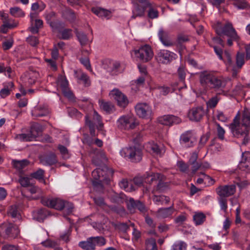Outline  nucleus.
<instances>
[{
    "instance_id": "nucleus-1",
    "label": "nucleus",
    "mask_w": 250,
    "mask_h": 250,
    "mask_svg": "<svg viewBox=\"0 0 250 250\" xmlns=\"http://www.w3.org/2000/svg\"><path fill=\"white\" fill-rule=\"evenodd\" d=\"M234 137L243 138L242 144L246 145L249 140V130L250 129V109L245 108L241 120L240 122V114L238 113L233 120L232 123L229 125Z\"/></svg>"
},
{
    "instance_id": "nucleus-2",
    "label": "nucleus",
    "mask_w": 250,
    "mask_h": 250,
    "mask_svg": "<svg viewBox=\"0 0 250 250\" xmlns=\"http://www.w3.org/2000/svg\"><path fill=\"white\" fill-rule=\"evenodd\" d=\"M200 82L203 86L215 90L223 89L229 82L223 78L216 76L207 71L200 73Z\"/></svg>"
},
{
    "instance_id": "nucleus-3",
    "label": "nucleus",
    "mask_w": 250,
    "mask_h": 250,
    "mask_svg": "<svg viewBox=\"0 0 250 250\" xmlns=\"http://www.w3.org/2000/svg\"><path fill=\"white\" fill-rule=\"evenodd\" d=\"M114 173L112 169L106 167L103 168H97L92 172L93 178V186L95 190L99 192L104 190V185H108L110 182L109 176H112Z\"/></svg>"
},
{
    "instance_id": "nucleus-4",
    "label": "nucleus",
    "mask_w": 250,
    "mask_h": 250,
    "mask_svg": "<svg viewBox=\"0 0 250 250\" xmlns=\"http://www.w3.org/2000/svg\"><path fill=\"white\" fill-rule=\"evenodd\" d=\"M85 125L88 126L90 134L92 137L96 136L95 126L99 131H103L104 124L102 122V118L97 112L94 111L92 120H90L88 115L85 117Z\"/></svg>"
},
{
    "instance_id": "nucleus-5",
    "label": "nucleus",
    "mask_w": 250,
    "mask_h": 250,
    "mask_svg": "<svg viewBox=\"0 0 250 250\" xmlns=\"http://www.w3.org/2000/svg\"><path fill=\"white\" fill-rule=\"evenodd\" d=\"M215 31L218 35H226L229 38L238 39V36L235 29L233 27L232 23L227 22L225 24L218 21L214 25Z\"/></svg>"
},
{
    "instance_id": "nucleus-6",
    "label": "nucleus",
    "mask_w": 250,
    "mask_h": 250,
    "mask_svg": "<svg viewBox=\"0 0 250 250\" xmlns=\"http://www.w3.org/2000/svg\"><path fill=\"white\" fill-rule=\"evenodd\" d=\"M133 52L135 57L144 63L151 61L154 55L151 47L147 44L141 46L138 49L134 50Z\"/></svg>"
},
{
    "instance_id": "nucleus-7",
    "label": "nucleus",
    "mask_w": 250,
    "mask_h": 250,
    "mask_svg": "<svg viewBox=\"0 0 250 250\" xmlns=\"http://www.w3.org/2000/svg\"><path fill=\"white\" fill-rule=\"evenodd\" d=\"M120 154L122 156L129 159L132 162H139L142 160V150L137 147L124 148L121 150Z\"/></svg>"
},
{
    "instance_id": "nucleus-8",
    "label": "nucleus",
    "mask_w": 250,
    "mask_h": 250,
    "mask_svg": "<svg viewBox=\"0 0 250 250\" xmlns=\"http://www.w3.org/2000/svg\"><path fill=\"white\" fill-rule=\"evenodd\" d=\"M57 84L58 88L61 89L63 95L70 101H74L75 97L73 92L68 87V82L65 77L60 76L59 77Z\"/></svg>"
},
{
    "instance_id": "nucleus-9",
    "label": "nucleus",
    "mask_w": 250,
    "mask_h": 250,
    "mask_svg": "<svg viewBox=\"0 0 250 250\" xmlns=\"http://www.w3.org/2000/svg\"><path fill=\"white\" fill-rule=\"evenodd\" d=\"M117 123L119 128L126 130L133 129L138 125L136 119L131 115L121 117L118 119Z\"/></svg>"
},
{
    "instance_id": "nucleus-10",
    "label": "nucleus",
    "mask_w": 250,
    "mask_h": 250,
    "mask_svg": "<svg viewBox=\"0 0 250 250\" xmlns=\"http://www.w3.org/2000/svg\"><path fill=\"white\" fill-rule=\"evenodd\" d=\"M41 202L44 206L60 210L63 209L65 206L64 201L59 198L42 197Z\"/></svg>"
},
{
    "instance_id": "nucleus-11",
    "label": "nucleus",
    "mask_w": 250,
    "mask_h": 250,
    "mask_svg": "<svg viewBox=\"0 0 250 250\" xmlns=\"http://www.w3.org/2000/svg\"><path fill=\"white\" fill-rule=\"evenodd\" d=\"M207 110L202 106L193 107L188 112L189 119L193 122H200L206 115Z\"/></svg>"
},
{
    "instance_id": "nucleus-12",
    "label": "nucleus",
    "mask_w": 250,
    "mask_h": 250,
    "mask_svg": "<svg viewBox=\"0 0 250 250\" xmlns=\"http://www.w3.org/2000/svg\"><path fill=\"white\" fill-rule=\"evenodd\" d=\"M127 207L131 213H134L136 209H138L141 213H145L147 209L144 203L139 200H135L132 198H129L127 201Z\"/></svg>"
},
{
    "instance_id": "nucleus-13",
    "label": "nucleus",
    "mask_w": 250,
    "mask_h": 250,
    "mask_svg": "<svg viewBox=\"0 0 250 250\" xmlns=\"http://www.w3.org/2000/svg\"><path fill=\"white\" fill-rule=\"evenodd\" d=\"M110 95L113 97L117 105L120 107L125 108L128 105L129 102L127 97L119 90H112Z\"/></svg>"
},
{
    "instance_id": "nucleus-14",
    "label": "nucleus",
    "mask_w": 250,
    "mask_h": 250,
    "mask_svg": "<svg viewBox=\"0 0 250 250\" xmlns=\"http://www.w3.org/2000/svg\"><path fill=\"white\" fill-rule=\"evenodd\" d=\"M216 191L220 197L225 198L235 193L236 186L234 185L220 186L216 189Z\"/></svg>"
},
{
    "instance_id": "nucleus-15",
    "label": "nucleus",
    "mask_w": 250,
    "mask_h": 250,
    "mask_svg": "<svg viewBox=\"0 0 250 250\" xmlns=\"http://www.w3.org/2000/svg\"><path fill=\"white\" fill-rule=\"evenodd\" d=\"M157 122L164 125L171 126L174 124H179L182 121L177 116L173 115H165L159 117L157 118Z\"/></svg>"
},
{
    "instance_id": "nucleus-16",
    "label": "nucleus",
    "mask_w": 250,
    "mask_h": 250,
    "mask_svg": "<svg viewBox=\"0 0 250 250\" xmlns=\"http://www.w3.org/2000/svg\"><path fill=\"white\" fill-rule=\"evenodd\" d=\"M135 110L138 116L142 118H149L152 114L151 108L146 103L137 104Z\"/></svg>"
},
{
    "instance_id": "nucleus-17",
    "label": "nucleus",
    "mask_w": 250,
    "mask_h": 250,
    "mask_svg": "<svg viewBox=\"0 0 250 250\" xmlns=\"http://www.w3.org/2000/svg\"><path fill=\"white\" fill-rule=\"evenodd\" d=\"M155 58L159 63L167 64L172 60V56L170 51L161 50L156 54Z\"/></svg>"
},
{
    "instance_id": "nucleus-18",
    "label": "nucleus",
    "mask_w": 250,
    "mask_h": 250,
    "mask_svg": "<svg viewBox=\"0 0 250 250\" xmlns=\"http://www.w3.org/2000/svg\"><path fill=\"white\" fill-rule=\"evenodd\" d=\"M236 66H234L232 69V76L236 77L240 69L245 63V54L244 53L238 52L236 55Z\"/></svg>"
},
{
    "instance_id": "nucleus-19",
    "label": "nucleus",
    "mask_w": 250,
    "mask_h": 250,
    "mask_svg": "<svg viewBox=\"0 0 250 250\" xmlns=\"http://www.w3.org/2000/svg\"><path fill=\"white\" fill-rule=\"evenodd\" d=\"M198 155L197 153L193 152L189 160L188 163L191 166V171L193 174H195L196 172L201 168L202 163L198 161Z\"/></svg>"
},
{
    "instance_id": "nucleus-20",
    "label": "nucleus",
    "mask_w": 250,
    "mask_h": 250,
    "mask_svg": "<svg viewBox=\"0 0 250 250\" xmlns=\"http://www.w3.org/2000/svg\"><path fill=\"white\" fill-rule=\"evenodd\" d=\"M147 6L145 5H141L137 2L133 3V9L131 18L135 19L137 17H142L145 15V11Z\"/></svg>"
},
{
    "instance_id": "nucleus-21",
    "label": "nucleus",
    "mask_w": 250,
    "mask_h": 250,
    "mask_svg": "<svg viewBox=\"0 0 250 250\" xmlns=\"http://www.w3.org/2000/svg\"><path fill=\"white\" fill-rule=\"evenodd\" d=\"M41 163L43 165L51 166L57 163L56 155L53 152L48 154L41 155L39 157Z\"/></svg>"
},
{
    "instance_id": "nucleus-22",
    "label": "nucleus",
    "mask_w": 250,
    "mask_h": 250,
    "mask_svg": "<svg viewBox=\"0 0 250 250\" xmlns=\"http://www.w3.org/2000/svg\"><path fill=\"white\" fill-rule=\"evenodd\" d=\"M158 36L160 41L164 45L166 46H171L173 45V43L170 40L167 32L161 29L159 31Z\"/></svg>"
},
{
    "instance_id": "nucleus-23",
    "label": "nucleus",
    "mask_w": 250,
    "mask_h": 250,
    "mask_svg": "<svg viewBox=\"0 0 250 250\" xmlns=\"http://www.w3.org/2000/svg\"><path fill=\"white\" fill-rule=\"evenodd\" d=\"M5 231L8 237L13 238H16L20 232L18 227L12 224L7 225Z\"/></svg>"
},
{
    "instance_id": "nucleus-24",
    "label": "nucleus",
    "mask_w": 250,
    "mask_h": 250,
    "mask_svg": "<svg viewBox=\"0 0 250 250\" xmlns=\"http://www.w3.org/2000/svg\"><path fill=\"white\" fill-rule=\"evenodd\" d=\"M174 209L173 206L166 208H160L157 212V216L160 218H167L170 216L173 213Z\"/></svg>"
},
{
    "instance_id": "nucleus-25",
    "label": "nucleus",
    "mask_w": 250,
    "mask_h": 250,
    "mask_svg": "<svg viewBox=\"0 0 250 250\" xmlns=\"http://www.w3.org/2000/svg\"><path fill=\"white\" fill-rule=\"evenodd\" d=\"M49 215V212L46 209L41 208L34 212V219L42 222Z\"/></svg>"
},
{
    "instance_id": "nucleus-26",
    "label": "nucleus",
    "mask_w": 250,
    "mask_h": 250,
    "mask_svg": "<svg viewBox=\"0 0 250 250\" xmlns=\"http://www.w3.org/2000/svg\"><path fill=\"white\" fill-rule=\"evenodd\" d=\"M92 237L87 239L86 241H82L79 243V246L84 250H95Z\"/></svg>"
},
{
    "instance_id": "nucleus-27",
    "label": "nucleus",
    "mask_w": 250,
    "mask_h": 250,
    "mask_svg": "<svg viewBox=\"0 0 250 250\" xmlns=\"http://www.w3.org/2000/svg\"><path fill=\"white\" fill-rule=\"evenodd\" d=\"M191 133L187 132L183 134L180 137V143L185 145L187 147H190L193 145V142L191 140Z\"/></svg>"
},
{
    "instance_id": "nucleus-28",
    "label": "nucleus",
    "mask_w": 250,
    "mask_h": 250,
    "mask_svg": "<svg viewBox=\"0 0 250 250\" xmlns=\"http://www.w3.org/2000/svg\"><path fill=\"white\" fill-rule=\"evenodd\" d=\"M75 33L82 46H85L88 43L89 40L87 35L83 32L79 31L77 29H76Z\"/></svg>"
},
{
    "instance_id": "nucleus-29",
    "label": "nucleus",
    "mask_w": 250,
    "mask_h": 250,
    "mask_svg": "<svg viewBox=\"0 0 250 250\" xmlns=\"http://www.w3.org/2000/svg\"><path fill=\"white\" fill-rule=\"evenodd\" d=\"M91 11L95 14L100 17H104L108 19L111 15V12L98 7H93L92 8Z\"/></svg>"
},
{
    "instance_id": "nucleus-30",
    "label": "nucleus",
    "mask_w": 250,
    "mask_h": 250,
    "mask_svg": "<svg viewBox=\"0 0 250 250\" xmlns=\"http://www.w3.org/2000/svg\"><path fill=\"white\" fill-rule=\"evenodd\" d=\"M7 213L9 216L12 218L20 219L21 218V214L18 210V207L16 205H12L9 207Z\"/></svg>"
},
{
    "instance_id": "nucleus-31",
    "label": "nucleus",
    "mask_w": 250,
    "mask_h": 250,
    "mask_svg": "<svg viewBox=\"0 0 250 250\" xmlns=\"http://www.w3.org/2000/svg\"><path fill=\"white\" fill-rule=\"evenodd\" d=\"M31 26L29 27L30 31L33 34L38 33L39 29L42 28L43 21L41 20L35 19L34 22L31 23Z\"/></svg>"
},
{
    "instance_id": "nucleus-32",
    "label": "nucleus",
    "mask_w": 250,
    "mask_h": 250,
    "mask_svg": "<svg viewBox=\"0 0 250 250\" xmlns=\"http://www.w3.org/2000/svg\"><path fill=\"white\" fill-rule=\"evenodd\" d=\"M111 199L113 202L118 204L125 202L127 203L128 199L127 197L123 193H114L111 197Z\"/></svg>"
},
{
    "instance_id": "nucleus-33",
    "label": "nucleus",
    "mask_w": 250,
    "mask_h": 250,
    "mask_svg": "<svg viewBox=\"0 0 250 250\" xmlns=\"http://www.w3.org/2000/svg\"><path fill=\"white\" fill-rule=\"evenodd\" d=\"M163 178V175L159 173H154L152 175L147 176L145 178V182L149 184H151L153 182H157L159 179L162 180Z\"/></svg>"
},
{
    "instance_id": "nucleus-34",
    "label": "nucleus",
    "mask_w": 250,
    "mask_h": 250,
    "mask_svg": "<svg viewBox=\"0 0 250 250\" xmlns=\"http://www.w3.org/2000/svg\"><path fill=\"white\" fill-rule=\"evenodd\" d=\"M12 163L13 167L18 170H21L24 168L29 164V161L26 159L22 160H13Z\"/></svg>"
},
{
    "instance_id": "nucleus-35",
    "label": "nucleus",
    "mask_w": 250,
    "mask_h": 250,
    "mask_svg": "<svg viewBox=\"0 0 250 250\" xmlns=\"http://www.w3.org/2000/svg\"><path fill=\"white\" fill-rule=\"evenodd\" d=\"M152 200L154 202L158 205L168 204L170 202V198L165 195H154Z\"/></svg>"
},
{
    "instance_id": "nucleus-36",
    "label": "nucleus",
    "mask_w": 250,
    "mask_h": 250,
    "mask_svg": "<svg viewBox=\"0 0 250 250\" xmlns=\"http://www.w3.org/2000/svg\"><path fill=\"white\" fill-rule=\"evenodd\" d=\"M166 180V177L163 175V178L162 180L161 179H159L158 181V184L155 188L157 191L162 192L165 190L169 186V184L167 182H165Z\"/></svg>"
},
{
    "instance_id": "nucleus-37",
    "label": "nucleus",
    "mask_w": 250,
    "mask_h": 250,
    "mask_svg": "<svg viewBox=\"0 0 250 250\" xmlns=\"http://www.w3.org/2000/svg\"><path fill=\"white\" fill-rule=\"evenodd\" d=\"M37 137V134L31 133L20 134L17 135L16 138L21 141H31Z\"/></svg>"
},
{
    "instance_id": "nucleus-38",
    "label": "nucleus",
    "mask_w": 250,
    "mask_h": 250,
    "mask_svg": "<svg viewBox=\"0 0 250 250\" xmlns=\"http://www.w3.org/2000/svg\"><path fill=\"white\" fill-rule=\"evenodd\" d=\"M36 110L42 112L41 113L37 114L36 115V117L47 116L49 113V110L46 105H40L36 107Z\"/></svg>"
},
{
    "instance_id": "nucleus-39",
    "label": "nucleus",
    "mask_w": 250,
    "mask_h": 250,
    "mask_svg": "<svg viewBox=\"0 0 250 250\" xmlns=\"http://www.w3.org/2000/svg\"><path fill=\"white\" fill-rule=\"evenodd\" d=\"M233 4L239 9H245L250 8V4L246 0H238L235 1Z\"/></svg>"
},
{
    "instance_id": "nucleus-40",
    "label": "nucleus",
    "mask_w": 250,
    "mask_h": 250,
    "mask_svg": "<svg viewBox=\"0 0 250 250\" xmlns=\"http://www.w3.org/2000/svg\"><path fill=\"white\" fill-rule=\"evenodd\" d=\"M148 9L147 17L151 19L156 18L158 17L159 13L157 9H155L151 3H150V6L147 7Z\"/></svg>"
},
{
    "instance_id": "nucleus-41",
    "label": "nucleus",
    "mask_w": 250,
    "mask_h": 250,
    "mask_svg": "<svg viewBox=\"0 0 250 250\" xmlns=\"http://www.w3.org/2000/svg\"><path fill=\"white\" fill-rule=\"evenodd\" d=\"M10 13L15 17H22L25 15L24 12L18 7L10 8Z\"/></svg>"
},
{
    "instance_id": "nucleus-42",
    "label": "nucleus",
    "mask_w": 250,
    "mask_h": 250,
    "mask_svg": "<svg viewBox=\"0 0 250 250\" xmlns=\"http://www.w3.org/2000/svg\"><path fill=\"white\" fill-rule=\"evenodd\" d=\"M146 250H157L156 240L150 238L146 241Z\"/></svg>"
},
{
    "instance_id": "nucleus-43",
    "label": "nucleus",
    "mask_w": 250,
    "mask_h": 250,
    "mask_svg": "<svg viewBox=\"0 0 250 250\" xmlns=\"http://www.w3.org/2000/svg\"><path fill=\"white\" fill-rule=\"evenodd\" d=\"M63 17L67 20L73 21L76 19L74 12L70 9H66L63 12Z\"/></svg>"
},
{
    "instance_id": "nucleus-44",
    "label": "nucleus",
    "mask_w": 250,
    "mask_h": 250,
    "mask_svg": "<svg viewBox=\"0 0 250 250\" xmlns=\"http://www.w3.org/2000/svg\"><path fill=\"white\" fill-rule=\"evenodd\" d=\"M206 219L205 215L203 213H198L195 214L193 216V220L196 225L202 224Z\"/></svg>"
},
{
    "instance_id": "nucleus-45",
    "label": "nucleus",
    "mask_w": 250,
    "mask_h": 250,
    "mask_svg": "<svg viewBox=\"0 0 250 250\" xmlns=\"http://www.w3.org/2000/svg\"><path fill=\"white\" fill-rule=\"evenodd\" d=\"M92 239L94 242V248L96 247V246H103L106 244V240L102 236H96V237H92Z\"/></svg>"
},
{
    "instance_id": "nucleus-46",
    "label": "nucleus",
    "mask_w": 250,
    "mask_h": 250,
    "mask_svg": "<svg viewBox=\"0 0 250 250\" xmlns=\"http://www.w3.org/2000/svg\"><path fill=\"white\" fill-rule=\"evenodd\" d=\"M116 229L119 231L125 233L129 229V226L125 223L118 222L114 225Z\"/></svg>"
},
{
    "instance_id": "nucleus-47",
    "label": "nucleus",
    "mask_w": 250,
    "mask_h": 250,
    "mask_svg": "<svg viewBox=\"0 0 250 250\" xmlns=\"http://www.w3.org/2000/svg\"><path fill=\"white\" fill-rule=\"evenodd\" d=\"M100 103L101 108L107 112L111 111L113 107L112 104L109 102H105L103 101H101L100 102Z\"/></svg>"
},
{
    "instance_id": "nucleus-48",
    "label": "nucleus",
    "mask_w": 250,
    "mask_h": 250,
    "mask_svg": "<svg viewBox=\"0 0 250 250\" xmlns=\"http://www.w3.org/2000/svg\"><path fill=\"white\" fill-rule=\"evenodd\" d=\"M219 101L217 96H214L210 98L207 103V106L210 108H214Z\"/></svg>"
},
{
    "instance_id": "nucleus-49",
    "label": "nucleus",
    "mask_w": 250,
    "mask_h": 250,
    "mask_svg": "<svg viewBox=\"0 0 250 250\" xmlns=\"http://www.w3.org/2000/svg\"><path fill=\"white\" fill-rule=\"evenodd\" d=\"M28 75V83L31 84L35 83L39 76V73L35 71H31L29 72Z\"/></svg>"
},
{
    "instance_id": "nucleus-50",
    "label": "nucleus",
    "mask_w": 250,
    "mask_h": 250,
    "mask_svg": "<svg viewBox=\"0 0 250 250\" xmlns=\"http://www.w3.org/2000/svg\"><path fill=\"white\" fill-rule=\"evenodd\" d=\"M0 16L1 17L3 21V23H5V25L7 26L9 28H12L16 25H12L10 23H9V20L8 14H6L4 13L3 11H0Z\"/></svg>"
},
{
    "instance_id": "nucleus-51",
    "label": "nucleus",
    "mask_w": 250,
    "mask_h": 250,
    "mask_svg": "<svg viewBox=\"0 0 250 250\" xmlns=\"http://www.w3.org/2000/svg\"><path fill=\"white\" fill-rule=\"evenodd\" d=\"M215 125L216 126V130H217V136L219 139L221 140H223L224 139V134L225 133V130L217 122H215Z\"/></svg>"
},
{
    "instance_id": "nucleus-52",
    "label": "nucleus",
    "mask_w": 250,
    "mask_h": 250,
    "mask_svg": "<svg viewBox=\"0 0 250 250\" xmlns=\"http://www.w3.org/2000/svg\"><path fill=\"white\" fill-rule=\"evenodd\" d=\"M216 117L218 120L224 123L227 122L229 120V118L225 114V113L220 110H217L216 111Z\"/></svg>"
},
{
    "instance_id": "nucleus-53",
    "label": "nucleus",
    "mask_w": 250,
    "mask_h": 250,
    "mask_svg": "<svg viewBox=\"0 0 250 250\" xmlns=\"http://www.w3.org/2000/svg\"><path fill=\"white\" fill-rule=\"evenodd\" d=\"M72 30L70 29H65L63 30H62L61 33V39L63 40H68L70 38H71L73 35H72Z\"/></svg>"
},
{
    "instance_id": "nucleus-54",
    "label": "nucleus",
    "mask_w": 250,
    "mask_h": 250,
    "mask_svg": "<svg viewBox=\"0 0 250 250\" xmlns=\"http://www.w3.org/2000/svg\"><path fill=\"white\" fill-rule=\"evenodd\" d=\"M44 171L41 168L39 169L36 172L31 173L30 176L32 178L36 179L41 180L43 178Z\"/></svg>"
},
{
    "instance_id": "nucleus-55",
    "label": "nucleus",
    "mask_w": 250,
    "mask_h": 250,
    "mask_svg": "<svg viewBox=\"0 0 250 250\" xmlns=\"http://www.w3.org/2000/svg\"><path fill=\"white\" fill-rule=\"evenodd\" d=\"M187 245L182 241L174 244L171 250H186Z\"/></svg>"
},
{
    "instance_id": "nucleus-56",
    "label": "nucleus",
    "mask_w": 250,
    "mask_h": 250,
    "mask_svg": "<svg viewBox=\"0 0 250 250\" xmlns=\"http://www.w3.org/2000/svg\"><path fill=\"white\" fill-rule=\"evenodd\" d=\"M42 131V126L39 124H34L31 126L30 129V132L33 134H37V136L38 135L39 133Z\"/></svg>"
},
{
    "instance_id": "nucleus-57",
    "label": "nucleus",
    "mask_w": 250,
    "mask_h": 250,
    "mask_svg": "<svg viewBox=\"0 0 250 250\" xmlns=\"http://www.w3.org/2000/svg\"><path fill=\"white\" fill-rule=\"evenodd\" d=\"M177 166L180 170L183 172H186L188 169V165L182 161L178 162Z\"/></svg>"
},
{
    "instance_id": "nucleus-58",
    "label": "nucleus",
    "mask_w": 250,
    "mask_h": 250,
    "mask_svg": "<svg viewBox=\"0 0 250 250\" xmlns=\"http://www.w3.org/2000/svg\"><path fill=\"white\" fill-rule=\"evenodd\" d=\"M19 182L21 186L24 187H27L30 186V183L29 179L26 177H21L19 179Z\"/></svg>"
},
{
    "instance_id": "nucleus-59",
    "label": "nucleus",
    "mask_w": 250,
    "mask_h": 250,
    "mask_svg": "<svg viewBox=\"0 0 250 250\" xmlns=\"http://www.w3.org/2000/svg\"><path fill=\"white\" fill-rule=\"evenodd\" d=\"M27 42L32 46H36L39 43V41L37 37L30 36L27 38Z\"/></svg>"
},
{
    "instance_id": "nucleus-60",
    "label": "nucleus",
    "mask_w": 250,
    "mask_h": 250,
    "mask_svg": "<svg viewBox=\"0 0 250 250\" xmlns=\"http://www.w3.org/2000/svg\"><path fill=\"white\" fill-rule=\"evenodd\" d=\"M11 90V89H10V88H8V86H4V88L2 89L0 91V96L3 98L6 97L7 96H8L10 94Z\"/></svg>"
},
{
    "instance_id": "nucleus-61",
    "label": "nucleus",
    "mask_w": 250,
    "mask_h": 250,
    "mask_svg": "<svg viewBox=\"0 0 250 250\" xmlns=\"http://www.w3.org/2000/svg\"><path fill=\"white\" fill-rule=\"evenodd\" d=\"M42 244L43 246L48 248H53L55 247V246H56V243L50 239H48L45 241L42 242Z\"/></svg>"
},
{
    "instance_id": "nucleus-62",
    "label": "nucleus",
    "mask_w": 250,
    "mask_h": 250,
    "mask_svg": "<svg viewBox=\"0 0 250 250\" xmlns=\"http://www.w3.org/2000/svg\"><path fill=\"white\" fill-rule=\"evenodd\" d=\"M58 149L60 150L61 153L65 157L68 158V152L67 148L62 145H59L58 146Z\"/></svg>"
},
{
    "instance_id": "nucleus-63",
    "label": "nucleus",
    "mask_w": 250,
    "mask_h": 250,
    "mask_svg": "<svg viewBox=\"0 0 250 250\" xmlns=\"http://www.w3.org/2000/svg\"><path fill=\"white\" fill-rule=\"evenodd\" d=\"M209 133H207L205 135H203L200 139L199 144L201 146H204L208 141L209 138Z\"/></svg>"
},
{
    "instance_id": "nucleus-64",
    "label": "nucleus",
    "mask_w": 250,
    "mask_h": 250,
    "mask_svg": "<svg viewBox=\"0 0 250 250\" xmlns=\"http://www.w3.org/2000/svg\"><path fill=\"white\" fill-rule=\"evenodd\" d=\"M178 74L179 79L181 81H183L185 80L186 73L184 68L183 66L180 67L178 70Z\"/></svg>"
}]
</instances>
